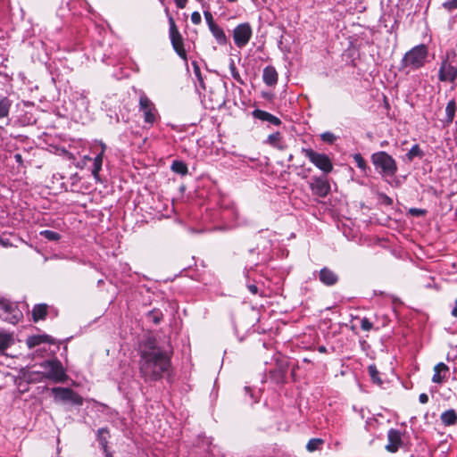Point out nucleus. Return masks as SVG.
Masks as SVG:
<instances>
[{
  "mask_svg": "<svg viewBox=\"0 0 457 457\" xmlns=\"http://www.w3.org/2000/svg\"><path fill=\"white\" fill-rule=\"evenodd\" d=\"M204 19L206 21V23H207L209 29L212 28V25H216V23L214 22L212 14L210 12L205 11L204 12Z\"/></svg>",
  "mask_w": 457,
  "mask_h": 457,
  "instance_id": "obj_39",
  "label": "nucleus"
},
{
  "mask_svg": "<svg viewBox=\"0 0 457 457\" xmlns=\"http://www.w3.org/2000/svg\"><path fill=\"white\" fill-rule=\"evenodd\" d=\"M368 372H369V375L371 378V380L374 382V383H377V384H381L382 381L379 378V372L376 367V365L372 364V365H370L368 367Z\"/></svg>",
  "mask_w": 457,
  "mask_h": 457,
  "instance_id": "obj_30",
  "label": "nucleus"
},
{
  "mask_svg": "<svg viewBox=\"0 0 457 457\" xmlns=\"http://www.w3.org/2000/svg\"><path fill=\"white\" fill-rule=\"evenodd\" d=\"M54 344L53 338L48 335H37L29 337L26 344L29 349L34 348L41 344Z\"/></svg>",
  "mask_w": 457,
  "mask_h": 457,
  "instance_id": "obj_17",
  "label": "nucleus"
},
{
  "mask_svg": "<svg viewBox=\"0 0 457 457\" xmlns=\"http://www.w3.org/2000/svg\"><path fill=\"white\" fill-rule=\"evenodd\" d=\"M245 392H246V393H249V394H250V396H251V397H253V395H252V392H251V389H250V387H249V386H245Z\"/></svg>",
  "mask_w": 457,
  "mask_h": 457,
  "instance_id": "obj_49",
  "label": "nucleus"
},
{
  "mask_svg": "<svg viewBox=\"0 0 457 457\" xmlns=\"http://www.w3.org/2000/svg\"><path fill=\"white\" fill-rule=\"evenodd\" d=\"M209 29L220 45H225L227 43V37L222 28L216 24L212 25Z\"/></svg>",
  "mask_w": 457,
  "mask_h": 457,
  "instance_id": "obj_22",
  "label": "nucleus"
},
{
  "mask_svg": "<svg viewBox=\"0 0 457 457\" xmlns=\"http://www.w3.org/2000/svg\"><path fill=\"white\" fill-rule=\"evenodd\" d=\"M451 313H452V315H453V317H457V298H456V301H455V303H454V307L453 308V310H452V312H451Z\"/></svg>",
  "mask_w": 457,
  "mask_h": 457,
  "instance_id": "obj_46",
  "label": "nucleus"
},
{
  "mask_svg": "<svg viewBox=\"0 0 457 457\" xmlns=\"http://www.w3.org/2000/svg\"><path fill=\"white\" fill-rule=\"evenodd\" d=\"M176 3V5L179 9H183L186 7L187 0H174Z\"/></svg>",
  "mask_w": 457,
  "mask_h": 457,
  "instance_id": "obj_43",
  "label": "nucleus"
},
{
  "mask_svg": "<svg viewBox=\"0 0 457 457\" xmlns=\"http://www.w3.org/2000/svg\"><path fill=\"white\" fill-rule=\"evenodd\" d=\"M252 115L255 119L261 120L262 121H267L275 126H279L281 124V120L279 118H278L277 116H275L268 112H265V111H262L260 109H256V110L253 111Z\"/></svg>",
  "mask_w": 457,
  "mask_h": 457,
  "instance_id": "obj_16",
  "label": "nucleus"
},
{
  "mask_svg": "<svg viewBox=\"0 0 457 457\" xmlns=\"http://www.w3.org/2000/svg\"><path fill=\"white\" fill-rule=\"evenodd\" d=\"M373 327L372 322L368 318H363L361 320V328L364 331H370Z\"/></svg>",
  "mask_w": 457,
  "mask_h": 457,
  "instance_id": "obj_37",
  "label": "nucleus"
},
{
  "mask_svg": "<svg viewBox=\"0 0 457 457\" xmlns=\"http://www.w3.org/2000/svg\"><path fill=\"white\" fill-rule=\"evenodd\" d=\"M191 21L195 24V25H198L201 23L202 21V17H201V14L199 12H192L191 14Z\"/></svg>",
  "mask_w": 457,
  "mask_h": 457,
  "instance_id": "obj_41",
  "label": "nucleus"
},
{
  "mask_svg": "<svg viewBox=\"0 0 457 457\" xmlns=\"http://www.w3.org/2000/svg\"><path fill=\"white\" fill-rule=\"evenodd\" d=\"M320 281L328 287L336 285L338 281V276L330 269L324 267L320 270Z\"/></svg>",
  "mask_w": 457,
  "mask_h": 457,
  "instance_id": "obj_14",
  "label": "nucleus"
},
{
  "mask_svg": "<svg viewBox=\"0 0 457 457\" xmlns=\"http://www.w3.org/2000/svg\"><path fill=\"white\" fill-rule=\"evenodd\" d=\"M324 441L320 438H312L306 445V449L309 452H314L319 450L320 446L323 445Z\"/></svg>",
  "mask_w": 457,
  "mask_h": 457,
  "instance_id": "obj_28",
  "label": "nucleus"
},
{
  "mask_svg": "<svg viewBox=\"0 0 457 457\" xmlns=\"http://www.w3.org/2000/svg\"><path fill=\"white\" fill-rule=\"evenodd\" d=\"M171 170L177 174L186 175L188 171L187 166L181 161H173Z\"/></svg>",
  "mask_w": 457,
  "mask_h": 457,
  "instance_id": "obj_27",
  "label": "nucleus"
},
{
  "mask_svg": "<svg viewBox=\"0 0 457 457\" xmlns=\"http://www.w3.org/2000/svg\"><path fill=\"white\" fill-rule=\"evenodd\" d=\"M318 351H319L320 353H325L327 352V348H326V346H324V345H320V346L318 347Z\"/></svg>",
  "mask_w": 457,
  "mask_h": 457,
  "instance_id": "obj_47",
  "label": "nucleus"
},
{
  "mask_svg": "<svg viewBox=\"0 0 457 457\" xmlns=\"http://www.w3.org/2000/svg\"><path fill=\"white\" fill-rule=\"evenodd\" d=\"M47 304L39 303L36 304L32 310V318L35 322L44 320L47 315Z\"/></svg>",
  "mask_w": 457,
  "mask_h": 457,
  "instance_id": "obj_21",
  "label": "nucleus"
},
{
  "mask_svg": "<svg viewBox=\"0 0 457 457\" xmlns=\"http://www.w3.org/2000/svg\"><path fill=\"white\" fill-rule=\"evenodd\" d=\"M169 24H170V37L171 41V45L173 49L178 54V55L183 60L187 61V52L184 48V43L181 34L179 33L175 21L171 16H169Z\"/></svg>",
  "mask_w": 457,
  "mask_h": 457,
  "instance_id": "obj_8",
  "label": "nucleus"
},
{
  "mask_svg": "<svg viewBox=\"0 0 457 457\" xmlns=\"http://www.w3.org/2000/svg\"><path fill=\"white\" fill-rule=\"evenodd\" d=\"M0 310L6 314L4 320L11 324H16L23 318V314L21 311L19 310L18 306L1 295Z\"/></svg>",
  "mask_w": 457,
  "mask_h": 457,
  "instance_id": "obj_9",
  "label": "nucleus"
},
{
  "mask_svg": "<svg viewBox=\"0 0 457 457\" xmlns=\"http://www.w3.org/2000/svg\"><path fill=\"white\" fill-rule=\"evenodd\" d=\"M310 188L312 194L319 197H326L330 192L328 181L321 177H313L310 183Z\"/></svg>",
  "mask_w": 457,
  "mask_h": 457,
  "instance_id": "obj_12",
  "label": "nucleus"
},
{
  "mask_svg": "<svg viewBox=\"0 0 457 457\" xmlns=\"http://www.w3.org/2000/svg\"><path fill=\"white\" fill-rule=\"evenodd\" d=\"M443 6L448 11L457 9V0H447L443 4Z\"/></svg>",
  "mask_w": 457,
  "mask_h": 457,
  "instance_id": "obj_38",
  "label": "nucleus"
},
{
  "mask_svg": "<svg viewBox=\"0 0 457 457\" xmlns=\"http://www.w3.org/2000/svg\"><path fill=\"white\" fill-rule=\"evenodd\" d=\"M100 146H101V151L100 153H103V155L104 154V152H105V149H106V145L104 143H100Z\"/></svg>",
  "mask_w": 457,
  "mask_h": 457,
  "instance_id": "obj_48",
  "label": "nucleus"
},
{
  "mask_svg": "<svg viewBox=\"0 0 457 457\" xmlns=\"http://www.w3.org/2000/svg\"><path fill=\"white\" fill-rule=\"evenodd\" d=\"M453 51L446 53V59L442 62L439 69V79L441 81L453 82L457 79V67L449 62L450 56H453Z\"/></svg>",
  "mask_w": 457,
  "mask_h": 457,
  "instance_id": "obj_11",
  "label": "nucleus"
},
{
  "mask_svg": "<svg viewBox=\"0 0 457 457\" xmlns=\"http://www.w3.org/2000/svg\"><path fill=\"white\" fill-rule=\"evenodd\" d=\"M14 343L13 335L4 329H0V352H4Z\"/></svg>",
  "mask_w": 457,
  "mask_h": 457,
  "instance_id": "obj_20",
  "label": "nucleus"
},
{
  "mask_svg": "<svg viewBox=\"0 0 457 457\" xmlns=\"http://www.w3.org/2000/svg\"><path fill=\"white\" fill-rule=\"evenodd\" d=\"M229 69H230L231 75H232L233 79H236L237 82L243 84V80L236 68V65H235L233 60H231V62H230Z\"/></svg>",
  "mask_w": 457,
  "mask_h": 457,
  "instance_id": "obj_34",
  "label": "nucleus"
},
{
  "mask_svg": "<svg viewBox=\"0 0 457 457\" xmlns=\"http://www.w3.org/2000/svg\"><path fill=\"white\" fill-rule=\"evenodd\" d=\"M193 67H194V73L197 79V81L199 83V86L202 87V88H205V86H204V79L202 77V74H201V71H200V68L199 66L196 64V62H193Z\"/></svg>",
  "mask_w": 457,
  "mask_h": 457,
  "instance_id": "obj_33",
  "label": "nucleus"
},
{
  "mask_svg": "<svg viewBox=\"0 0 457 457\" xmlns=\"http://www.w3.org/2000/svg\"><path fill=\"white\" fill-rule=\"evenodd\" d=\"M51 391L54 395V402L56 403H69L77 406H81L83 404L82 396L69 387H53Z\"/></svg>",
  "mask_w": 457,
  "mask_h": 457,
  "instance_id": "obj_6",
  "label": "nucleus"
},
{
  "mask_svg": "<svg viewBox=\"0 0 457 457\" xmlns=\"http://www.w3.org/2000/svg\"><path fill=\"white\" fill-rule=\"evenodd\" d=\"M0 243H1L3 245H6V242H5V240H4V239H0Z\"/></svg>",
  "mask_w": 457,
  "mask_h": 457,
  "instance_id": "obj_50",
  "label": "nucleus"
},
{
  "mask_svg": "<svg viewBox=\"0 0 457 457\" xmlns=\"http://www.w3.org/2000/svg\"><path fill=\"white\" fill-rule=\"evenodd\" d=\"M428 48L423 44L412 47L404 54L402 60V67L409 68L412 71L423 67L428 57Z\"/></svg>",
  "mask_w": 457,
  "mask_h": 457,
  "instance_id": "obj_2",
  "label": "nucleus"
},
{
  "mask_svg": "<svg viewBox=\"0 0 457 457\" xmlns=\"http://www.w3.org/2000/svg\"><path fill=\"white\" fill-rule=\"evenodd\" d=\"M139 110L144 114L145 122L149 126H153L158 119V111L154 104L145 93H141L139 96Z\"/></svg>",
  "mask_w": 457,
  "mask_h": 457,
  "instance_id": "obj_7",
  "label": "nucleus"
},
{
  "mask_svg": "<svg viewBox=\"0 0 457 457\" xmlns=\"http://www.w3.org/2000/svg\"><path fill=\"white\" fill-rule=\"evenodd\" d=\"M40 235L49 241H58L61 238L60 234L53 230H43Z\"/></svg>",
  "mask_w": 457,
  "mask_h": 457,
  "instance_id": "obj_31",
  "label": "nucleus"
},
{
  "mask_svg": "<svg viewBox=\"0 0 457 457\" xmlns=\"http://www.w3.org/2000/svg\"><path fill=\"white\" fill-rule=\"evenodd\" d=\"M103 153L97 154V155L94 158V163H93V170H92V175L96 179V181H99V172L102 169L103 165Z\"/></svg>",
  "mask_w": 457,
  "mask_h": 457,
  "instance_id": "obj_23",
  "label": "nucleus"
},
{
  "mask_svg": "<svg viewBox=\"0 0 457 457\" xmlns=\"http://www.w3.org/2000/svg\"><path fill=\"white\" fill-rule=\"evenodd\" d=\"M353 160L356 163V166L362 171H366L367 164L364 160V158L361 156V154H353Z\"/></svg>",
  "mask_w": 457,
  "mask_h": 457,
  "instance_id": "obj_32",
  "label": "nucleus"
},
{
  "mask_svg": "<svg viewBox=\"0 0 457 457\" xmlns=\"http://www.w3.org/2000/svg\"><path fill=\"white\" fill-rule=\"evenodd\" d=\"M449 373V367L444 362H439L434 367L432 381L436 384H442Z\"/></svg>",
  "mask_w": 457,
  "mask_h": 457,
  "instance_id": "obj_15",
  "label": "nucleus"
},
{
  "mask_svg": "<svg viewBox=\"0 0 457 457\" xmlns=\"http://www.w3.org/2000/svg\"><path fill=\"white\" fill-rule=\"evenodd\" d=\"M409 213L412 216H416V217H419V216H423L426 214V210L424 209H419V208H411L409 210Z\"/></svg>",
  "mask_w": 457,
  "mask_h": 457,
  "instance_id": "obj_40",
  "label": "nucleus"
},
{
  "mask_svg": "<svg viewBox=\"0 0 457 457\" xmlns=\"http://www.w3.org/2000/svg\"><path fill=\"white\" fill-rule=\"evenodd\" d=\"M419 401H420V403H422V404L427 403L428 402V395H427V394H425V393L420 394V396H419Z\"/></svg>",
  "mask_w": 457,
  "mask_h": 457,
  "instance_id": "obj_42",
  "label": "nucleus"
},
{
  "mask_svg": "<svg viewBox=\"0 0 457 457\" xmlns=\"http://www.w3.org/2000/svg\"><path fill=\"white\" fill-rule=\"evenodd\" d=\"M440 420L443 425L449 427L457 424V412L453 409H449L440 415Z\"/></svg>",
  "mask_w": 457,
  "mask_h": 457,
  "instance_id": "obj_19",
  "label": "nucleus"
},
{
  "mask_svg": "<svg viewBox=\"0 0 457 457\" xmlns=\"http://www.w3.org/2000/svg\"><path fill=\"white\" fill-rule=\"evenodd\" d=\"M278 72L273 66H267L263 70L262 79L263 82L270 87H272L278 82Z\"/></svg>",
  "mask_w": 457,
  "mask_h": 457,
  "instance_id": "obj_18",
  "label": "nucleus"
},
{
  "mask_svg": "<svg viewBox=\"0 0 457 457\" xmlns=\"http://www.w3.org/2000/svg\"><path fill=\"white\" fill-rule=\"evenodd\" d=\"M456 111V102L455 100H450L446 105L445 112H446V122L450 123L453 121Z\"/></svg>",
  "mask_w": 457,
  "mask_h": 457,
  "instance_id": "obj_26",
  "label": "nucleus"
},
{
  "mask_svg": "<svg viewBox=\"0 0 457 457\" xmlns=\"http://www.w3.org/2000/svg\"><path fill=\"white\" fill-rule=\"evenodd\" d=\"M248 287V290L253 294V295H256L258 293V287L257 286L253 285V284H251V285H248L247 286Z\"/></svg>",
  "mask_w": 457,
  "mask_h": 457,
  "instance_id": "obj_44",
  "label": "nucleus"
},
{
  "mask_svg": "<svg viewBox=\"0 0 457 457\" xmlns=\"http://www.w3.org/2000/svg\"><path fill=\"white\" fill-rule=\"evenodd\" d=\"M302 153L319 170L328 174L332 171L333 164L329 157L325 154H320L312 148H302Z\"/></svg>",
  "mask_w": 457,
  "mask_h": 457,
  "instance_id": "obj_5",
  "label": "nucleus"
},
{
  "mask_svg": "<svg viewBox=\"0 0 457 457\" xmlns=\"http://www.w3.org/2000/svg\"><path fill=\"white\" fill-rule=\"evenodd\" d=\"M422 155L423 152L420 148L419 145H414L406 154V157L409 161H412L415 157H422Z\"/></svg>",
  "mask_w": 457,
  "mask_h": 457,
  "instance_id": "obj_29",
  "label": "nucleus"
},
{
  "mask_svg": "<svg viewBox=\"0 0 457 457\" xmlns=\"http://www.w3.org/2000/svg\"><path fill=\"white\" fill-rule=\"evenodd\" d=\"M268 143L273 146H277L280 141V134L278 132L270 134L267 139Z\"/></svg>",
  "mask_w": 457,
  "mask_h": 457,
  "instance_id": "obj_35",
  "label": "nucleus"
},
{
  "mask_svg": "<svg viewBox=\"0 0 457 457\" xmlns=\"http://www.w3.org/2000/svg\"><path fill=\"white\" fill-rule=\"evenodd\" d=\"M371 162L377 170L384 176L393 177L397 171L395 159L386 152L379 151L371 155Z\"/></svg>",
  "mask_w": 457,
  "mask_h": 457,
  "instance_id": "obj_3",
  "label": "nucleus"
},
{
  "mask_svg": "<svg viewBox=\"0 0 457 457\" xmlns=\"http://www.w3.org/2000/svg\"><path fill=\"white\" fill-rule=\"evenodd\" d=\"M12 101L5 96H0V119L8 117Z\"/></svg>",
  "mask_w": 457,
  "mask_h": 457,
  "instance_id": "obj_24",
  "label": "nucleus"
},
{
  "mask_svg": "<svg viewBox=\"0 0 457 457\" xmlns=\"http://www.w3.org/2000/svg\"><path fill=\"white\" fill-rule=\"evenodd\" d=\"M388 444L386 449L389 453H396L403 445L402 434L399 430L391 428L387 433Z\"/></svg>",
  "mask_w": 457,
  "mask_h": 457,
  "instance_id": "obj_13",
  "label": "nucleus"
},
{
  "mask_svg": "<svg viewBox=\"0 0 457 457\" xmlns=\"http://www.w3.org/2000/svg\"><path fill=\"white\" fill-rule=\"evenodd\" d=\"M44 377L56 383L65 382L68 378L65 370L58 360H49L42 362Z\"/></svg>",
  "mask_w": 457,
  "mask_h": 457,
  "instance_id": "obj_4",
  "label": "nucleus"
},
{
  "mask_svg": "<svg viewBox=\"0 0 457 457\" xmlns=\"http://www.w3.org/2000/svg\"><path fill=\"white\" fill-rule=\"evenodd\" d=\"M154 322L155 323H158L159 322V320L157 318H154Z\"/></svg>",
  "mask_w": 457,
  "mask_h": 457,
  "instance_id": "obj_51",
  "label": "nucleus"
},
{
  "mask_svg": "<svg viewBox=\"0 0 457 457\" xmlns=\"http://www.w3.org/2000/svg\"><path fill=\"white\" fill-rule=\"evenodd\" d=\"M228 2H230V3H234V2H236L237 0H228Z\"/></svg>",
  "mask_w": 457,
  "mask_h": 457,
  "instance_id": "obj_52",
  "label": "nucleus"
},
{
  "mask_svg": "<svg viewBox=\"0 0 457 457\" xmlns=\"http://www.w3.org/2000/svg\"><path fill=\"white\" fill-rule=\"evenodd\" d=\"M253 29L248 22L237 25L233 30V39L238 48L245 47L250 41Z\"/></svg>",
  "mask_w": 457,
  "mask_h": 457,
  "instance_id": "obj_10",
  "label": "nucleus"
},
{
  "mask_svg": "<svg viewBox=\"0 0 457 457\" xmlns=\"http://www.w3.org/2000/svg\"><path fill=\"white\" fill-rule=\"evenodd\" d=\"M13 157L16 162L19 163L20 165L23 163V159L21 154H15Z\"/></svg>",
  "mask_w": 457,
  "mask_h": 457,
  "instance_id": "obj_45",
  "label": "nucleus"
},
{
  "mask_svg": "<svg viewBox=\"0 0 457 457\" xmlns=\"http://www.w3.org/2000/svg\"><path fill=\"white\" fill-rule=\"evenodd\" d=\"M139 356V373L146 383L161 379L170 366L169 354L152 337L140 345Z\"/></svg>",
  "mask_w": 457,
  "mask_h": 457,
  "instance_id": "obj_1",
  "label": "nucleus"
},
{
  "mask_svg": "<svg viewBox=\"0 0 457 457\" xmlns=\"http://www.w3.org/2000/svg\"><path fill=\"white\" fill-rule=\"evenodd\" d=\"M109 431L107 428H100L97 431V440L101 447L105 451L108 445Z\"/></svg>",
  "mask_w": 457,
  "mask_h": 457,
  "instance_id": "obj_25",
  "label": "nucleus"
},
{
  "mask_svg": "<svg viewBox=\"0 0 457 457\" xmlns=\"http://www.w3.org/2000/svg\"><path fill=\"white\" fill-rule=\"evenodd\" d=\"M321 139L324 141V142H327V143H329V144H332L334 143V141L336 140L337 137L331 133V132H324L321 134L320 136Z\"/></svg>",
  "mask_w": 457,
  "mask_h": 457,
  "instance_id": "obj_36",
  "label": "nucleus"
}]
</instances>
